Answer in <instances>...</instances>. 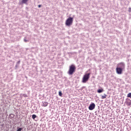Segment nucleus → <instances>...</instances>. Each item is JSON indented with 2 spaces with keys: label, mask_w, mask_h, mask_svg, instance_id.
<instances>
[{
  "label": "nucleus",
  "mask_w": 131,
  "mask_h": 131,
  "mask_svg": "<svg viewBox=\"0 0 131 131\" xmlns=\"http://www.w3.org/2000/svg\"><path fill=\"white\" fill-rule=\"evenodd\" d=\"M96 108V104L94 103H91L89 106V110H94Z\"/></svg>",
  "instance_id": "39448f33"
},
{
  "label": "nucleus",
  "mask_w": 131,
  "mask_h": 131,
  "mask_svg": "<svg viewBox=\"0 0 131 131\" xmlns=\"http://www.w3.org/2000/svg\"><path fill=\"white\" fill-rule=\"evenodd\" d=\"M128 12H131V8H129Z\"/></svg>",
  "instance_id": "412c9836"
},
{
  "label": "nucleus",
  "mask_w": 131,
  "mask_h": 131,
  "mask_svg": "<svg viewBox=\"0 0 131 131\" xmlns=\"http://www.w3.org/2000/svg\"><path fill=\"white\" fill-rule=\"evenodd\" d=\"M75 71H76V67H75V66L74 64H71L69 67L68 74H69V75H73V74H74Z\"/></svg>",
  "instance_id": "f257e3e1"
},
{
  "label": "nucleus",
  "mask_w": 131,
  "mask_h": 131,
  "mask_svg": "<svg viewBox=\"0 0 131 131\" xmlns=\"http://www.w3.org/2000/svg\"><path fill=\"white\" fill-rule=\"evenodd\" d=\"M9 117H10V118H14V114H10Z\"/></svg>",
  "instance_id": "ddd939ff"
},
{
  "label": "nucleus",
  "mask_w": 131,
  "mask_h": 131,
  "mask_svg": "<svg viewBox=\"0 0 131 131\" xmlns=\"http://www.w3.org/2000/svg\"><path fill=\"white\" fill-rule=\"evenodd\" d=\"M36 117H37V116H36V115H33L32 116V118L33 119H35L36 118Z\"/></svg>",
  "instance_id": "9b49d317"
},
{
  "label": "nucleus",
  "mask_w": 131,
  "mask_h": 131,
  "mask_svg": "<svg viewBox=\"0 0 131 131\" xmlns=\"http://www.w3.org/2000/svg\"><path fill=\"white\" fill-rule=\"evenodd\" d=\"M106 97H107V95H106L105 94H104V95H102L101 96V99H106Z\"/></svg>",
  "instance_id": "9d476101"
},
{
  "label": "nucleus",
  "mask_w": 131,
  "mask_h": 131,
  "mask_svg": "<svg viewBox=\"0 0 131 131\" xmlns=\"http://www.w3.org/2000/svg\"><path fill=\"white\" fill-rule=\"evenodd\" d=\"M29 0H22L23 4H26Z\"/></svg>",
  "instance_id": "f8f14e48"
},
{
  "label": "nucleus",
  "mask_w": 131,
  "mask_h": 131,
  "mask_svg": "<svg viewBox=\"0 0 131 131\" xmlns=\"http://www.w3.org/2000/svg\"><path fill=\"white\" fill-rule=\"evenodd\" d=\"M125 104L126 105H127V106H130L131 105V100L129 98H127L125 101Z\"/></svg>",
  "instance_id": "0eeeda50"
},
{
  "label": "nucleus",
  "mask_w": 131,
  "mask_h": 131,
  "mask_svg": "<svg viewBox=\"0 0 131 131\" xmlns=\"http://www.w3.org/2000/svg\"><path fill=\"white\" fill-rule=\"evenodd\" d=\"M22 129H23L22 128L17 127V129L16 131H21V130H22Z\"/></svg>",
  "instance_id": "dca6fc26"
},
{
  "label": "nucleus",
  "mask_w": 131,
  "mask_h": 131,
  "mask_svg": "<svg viewBox=\"0 0 131 131\" xmlns=\"http://www.w3.org/2000/svg\"><path fill=\"white\" fill-rule=\"evenodd\" d=\"M58 95L60 97H62V95H63L62 94V92L61 91H59V93H58Z\"/></svg>",
  "instance_id": "2eb2a0df"
},
{
  "label": "nucleus",
  "mask_w": 131,
  "mask_h": 131,
  "mask_svg": "<svg viewBox=\"0 0 131 131\" xmlns=\"http://www.w3.org/2000/svg\"><path fill=\"white\" fill-rule=\"evenodd\" d=\"M20 60L17 61V63H16V64L19 65L20 64Z\"/></svg>",
  "instance_id": "6ab92c4d"
},
{
  "label": "nucleus",
  "mask_w": 131,
  "mask_h": 131,
  "mask_svg": "<svg viewBox=\"0 0 131 131\" xmlns=\"http://www.w3.org/2000/svg\"><path fill=\"white\" fill-rule=\"evenodd\" d=\"M103 92H104V90H103V89H98L97 90V93H98V94H101V93H103Z\"/></svg>",
  "instance_id": "1a4fd4ad"
},
{
  "label": "nucleus",
  "mask_w": 131,
  "mask_h": 131,
  "mask_svg": "<svg viewBox=\"0 0 131 131\" xmlns=\"http://www.w3.org/2000/svg\"><path fill=\"white\" fill-rule=\"evenodd\" d=\"M18 67H19V65L16 64L15 67V69H17V68H18Z\"/></svg>",
  "instance_id": "f3484780"
},
{
  "label": "nucleus",
  "mask_w": 131,
  "mask_h": 131,
  "mask_svg": "<svg viewBox=\"0 0 131 131\" xmlns=\"http://www.w3.org/2000/svg\"><path fill=\"white\" fill-rule=\"evenodd\" d=\"M123 71V70H122L120 68H118V67H117V68L116 69V71L117 74H122Z\"/></svg>",
  "instance_id": "423d86ee"
},
{
  "label": "nucleus",
  "mask_w": 131,
  "mask_h": 131,
  "mask_svg": "<svg viewBox=\"0 0 131 131\" xmlns=\"http://www.w3.org/2000/svg\"><path fill=\"white\" fill-rule=\"evenodd\" d=\"M38 8H41V5H39L38 6Z\"/></svg>",
  "instance_id": "aec40b11"
},
{
  "label": "nucleus",
  "mask_w": 131,
  "mask_h": 131,
  "mask_svg": "<svg viewBox=\"0 0 131 131\" xmlns=\"http://www.w3.org/2000/svg\"><path fill=\"white\" fill-rule=\"evenodd\" d=\"M25 97H27V95L25 94Z\"/></svg>",
  "instance_id": "4be33fe9"
},
{
  "label": "nucleus",
  "mask_w": 131,
  "mask_h": 131,
  "mask_svg": "<svg viewBox=\"0 0 131 131\" xmlns=\"http://www.w3.org/2000/svg\"><path fill=\"white\" fill-rule=\"evenodd\" d=\"M90 75H91V73H88L87 74H85L82 78V82H83V83H85L86 81H88L89 79H90Z\"/></svg>",
  "instance_id": "f03ea898"
},
{
  "label": "nucleus",
  "mask_w": 131,
  "mask_h": 131,
  "mask_svg": "<svg viewBox=\"0 0 131 131\" xmlns=\"http://www.w3.org/2000/svg\"><path fill=\"white\" fill-rule=\"evenodd\" d=\"M127 98H130L131 99V93H129L127 95Z\"/></svg>",
  "instance_id": "4468645a"
},
{
  "label": "nucleus",
  "mask_w": 131,
  "mask_h": 131,
  "mask_svg": "<svg viewBox=\"0 0 131 131\" xmlns=\"http://www.w3.org/2000/svg\"><path fill=\"white\" fill-rule=\"evenodd\" d=\"M25 42H28V40H27L26 39H24Z\"/></svg>",
  "instance_id": "a211bd4d"
},
{
  "label": "nucleus",
  "mask_w": 131,
  "mask_h": 131,
  "mask_svg": "<svg viewBox=\"0 0 131 131\" xmlns=\"http://www.w3.org/2000/svg\"><path fill=\"white\" fill-rule=\"evenodd\" d=\"M73 17H69L66 21V25L67 26L70 27L72 25V23H73Z\"/></svg>",
  "instance_id": "7ed1b4c3"
},
{
  "label": "nucleus",
  "mask_w": 131,
  "mask_h": 131,
  "mask_svg": "<svg viewBox=\"0 0 131 131\" xmlns=\"http://www.w3.org/2000/svg\"><path fill=\"white\" fill-rule=\"evenodd\" d=\"M42 106H43V107H47V106H48V105L49 104V103L47 102H42Z\"/></svg>",
  "instance_id": "6e6552de"
},
{
  "label": "nucleus",
  "mask_w": 131,
  "mask_h": 131,
  "mask_svg": "<svg viewBox=\"0 0 131 131\" xmlns=\"http://www.w3.org/2000/svg\"><path fill=\"white\" fill-rule=\"evenodd\" d=\"M117 67L124 70L125 69V63L123 62H121L117 64Z\"/></svg>",
  "instance_id": "20e7f679"
}]
</instances>
